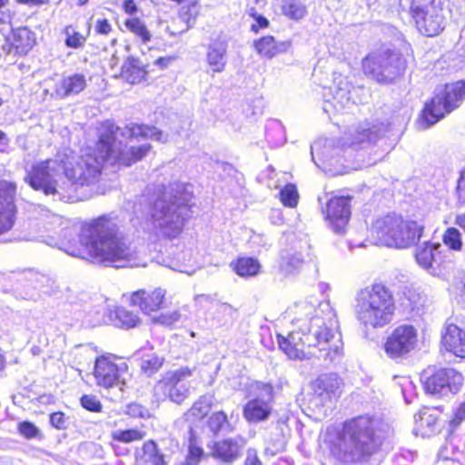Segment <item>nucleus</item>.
Masks as SVG:
<instances>
[{
    "mask_svg": "<svg viewBox=\"0 0 465 465\" xmlns=\"http://www.w3.org/2000/svg\"><path fill=\"white\" fill-rule=\"evenodd\" d=\"M119 135L126 139L167 141V135L154 126L130 124L120 128L112 122H105L95 147L85 148L78 158L65 154L63 158L58 156L41 161L32 166L25 180L32 188L47 196L68 200L79 186H89L98 182L104 163L130 166L142 160L152 148L149 143L139 146L123 144L117 141Z\"/></svg>",
    "mask_w": 465,
    "mask_h": 465,
    "instance_id": "obj_1",
    "label": "nucleus"
},
{
    "mask_svg": "<svg viewBox=\"0 0 465 465\" xmlns=\"http://www.w3.org/2000/svg\"><path fill=\"white\" fill-rule=\"evenodd\" d=\"M296 317L292 322L299 331H292L287 337L278 335V343L290 359L304 360L312 357L332 361L342 351L338 332L336 314L329 302H321L317 308L307 302L295 305Z\"/></svg>",
    "mask_w": 465,
    "mask_h": 465,
    "instance_id": "obj_2",
    "label": "nucleus"
},
{
    "mask_svg": "<svg viewBox=\"0 0 465 465\" xmlns=\"http://www.w3.org/2000/svg\"><path fill=\"white\" fill-rule=\"evenodd\" d=\"M64 236L73 238V242H63L60 249L74 257L92 259L93 262L119 268L126 266L135 256V249L116 219L109 215L85 223L77 240L72 230L64 231Z\"/></svg>",
    "mask_w": 465,
    "mask_h": 465,
    "instance_id": "obj_3",
    "label": "nucleus"
},
{
    "mask_svg": "<svg viewBox=\"0 0 465 465\" xmlns=\"http://www.w3.org/2000/svg\"><path fill=\"white\" fill-rule=\"evenodd\" d=\"M191 200L187 187L177 183L155 201L151 219L159 234L171 239L182 232Z\"/></svg>",
    "mask_w": 465,
    "mask_h": 465,
    "instance_id": "obj_4",
    "label": "nucleus"
},
{
    "mask_svg": "<svg viewBox=\"0 0 465 465\" xmlns=\"http://www.w3.org/2000/svg\"><path fill=\"white\" fill-rule=\"evenodd\" d=\"M381 422L370 416H359L344 422L341 440L348 453L346 461H367L380 449L383 436Z\"/></svg>",
    "mask_w": 465,
    "mask_h": 465,
    "instance_id": "obj_5",
    "label": "nucleus"
},
{
    "mask_svg": "<svg viewBox=\"0 0 465 465\" xmlns=\"http://www.w3.org/2000/svg\"><path fill=\"white\" fill-rule=\"evenodd\" d=\"M395 311L394 300L382 284H373L357 292L354 312L366 328H382L389 324Z\"/></svg>",
    "mask_w": 465,
    "mask_h": 465,
    "instance_id": "obj_6",
    "label": "nucleus"
},
{
    "mask_svg": "<svg viewBox=\"0 0 465 465\" xmlns=\"http://www.w3.org/2000/svg\"><path fill=\"white\" fill-rule=\"evenodd\" d=\"M400 6L410 14L417 29L427 36L441 33L450 13L448 0H400Z\"/></svg>",
    "mask_w": 465,
    "mask_h": 465,
    "instance_id": "obj_7",
    "label": "nucleus"
},
{
    "mask_svg": "<svg viewBox=\"0 0 465 465\" xmlns=\"http://www.w3.org/2000/svg\"><path fill=\"white\" fill-rule=\"evenodd\" d=\"M423 226L415 221H404L401 216L389 214L378 219L372 227L376 244L394 248H408L418 242Z\"/></svg>",
    "mask_w": 465,
    "mask_h": 465,
    "instance_id": "obj_8",
    "label": "nucleus"
},
{
    "mask_svg": "<svg viewBox=\"0 0 465 465\" xmlns=\"http://www.w3.org/2000/svg\"><path fill=\"white\" fill-rule=\"evenodd\" d=\"M465 99V82L459 81L437 88L432 99L425 104L419 118L421 129H427L439 122L446 114L458 108Z\"/></svg>",
    "mask_w": 465,
    "mask_h": 465,
    "instance_id": "obj_9",
    "label": "nucleus"
},
{
    "mask_svg": "<svg viewBox=\"0 0 465 465\" xmlns=\"http://www.w3.org/2000/svg\"><path fill=\"white\" fill-rule=\"evenodd\" d=\"M362 69L367 76L376 82L389 84L403 74L406 61L399 52L381 48L363 59Z\"/></svg>",
    "mask_w": 465,
    "mask_h": 465,
    "instance_id": "obj_10",
    "label": "nucleus"
},
{
    "mask_svg": "<svg viewBox=\"0 0 465 465\" xmlns=\"http://www.w3.org/2000/svg\"><path fill=\"white\" fill-rule=\"evenodd\" d=\"M418 344V331L410 324L400 325L387 337L384 351L392 360L402 359Z\"/></svg>",
    "mask_w": 465,
    "mask_h": 465,
    "instance_id": "obj_11",
    "label": "nucleus"
},
{
    "mask_svg": "<svg viewBox=\"0 0 465 465\" xmlns=\"http://www.w3.org/2000/svg\"><path fill=\"white\" fill-rule=\"evenodd\" d=\"M191 375L192 371L188 367L167 372L155 385V394L181 404L189 395V386L183 381Z\"/></svg>",
    "mask_w": 465,
    "mask_h": 465,
    "instance_id": "obj_12",
    "label": "nucleus"
},
{
    "mask_svg": "<svg viewBox=\"0 0 465 465\" xmlns=\"http://www.w3.org/2000/svg\"><path fill=\"white\" fill-rule=\"evenodd\" d=\"M343 381L335 373H324L311 382L312 395L310 403L322 407L338 399L342 391Z\"/></svg>",
    "mask_w": 465,
    "mask_h": 465,
    "instance_id": "obj_13",
    "label": "nucleus"
},
{
    "mask_svg": "<svg viewBox=\"0 0 465 465\" xmlns=\"http://www.w3.org/2000/svg\"><path fill=\"white\" fill-rule=\"evenodd\" d=\"M462 381V375L454 369L440 368L425 377L424 387L430 394L445 396L459 391Z\"/></svg>",
    "mask_w": 465,
    "mask_h": 465,
    "instance_id": "obj_14",
    "label": "nucleus"
},
{
    "mask_svg": "<svg viewBox=\"0 0 465 465\" xmlns=\"http://www.w3.org/2000/svg\"><path fill=\"white\" fill-rule=\"evenodd\" d=\"M256 397L249 401L243 408L245 419L252 422L267 420L272 409V386L268 383H259L256 386Z\"/></svg>",
    "mask_w": 465,
    "mask_h": 465,
    "instance_id": "obj_15",
    "label": "nucleus"
},
{
    "mask_svg": "<svg viewBox=\"0 0 465 465\" xmlns=\"http://www.w3.org/2000/svg\"><path fill=\"white\" fill-rule=\"evenodd\" d=\"M351 198L333 197L327 204L326 217L337 233H342L351 216Z\"/></svg>",
    "mask_w": 465,
    "mask_h": 465,
    "instance_id": "obj_16",
    "label": "nucleus"
},
{
    "mask_svg": "<svg viewBox=\"0 0 465 465\" xmlns=\"http://www.w3.org/2000/svg\"><path fill=\"white\" fill-rule=\"evenodd\" d=\"M387 131L388 127L383 124H361L351 134V144L361 148L368 147L383 137Z\"/></svg>",
    "mask_w": 465,
    "mask_h": 465,
    "instance_id": "obj_17",
    "label": "nucleus"
},
{
    "mask_svg": "<svg viewBox=\"0 0 465 465\" xmlns=\"http://www.w3.org/2000/svg\"><path fill=\"white\" fill-rule=\"evenodd\" d=\"M122 369L106 357H100L95 361L94 377L99 386L111 388L121 382Z\"/></svg>",
    "mask_w": 465,
    "mask_h": 465,
    "instance_id": "obj_18",
    "label": "nucleus"
},
{
    "mask_svg": "<svg viewBox=\"0 0 465 465\" xmlns=\"http://www.w3.org/2000/svg\"><path fill=\"white\" fill-rule=\"evenodd\" d=\"M166 292L161 288H157L151 292L140 290L131 296V304L139 306L144 313L158 311L164 302Z\"/></svg>",
    "mask_w": 465,
    "mask_h": 465,
    "instance_id": "obj_19",
    "label": "nucleus"
},
{
    "mask_svg": "<svg viewBox=\"0 0 465 465\" xmlns=\"http://www.w3.org/2000/svg\"><path fill=\"white\" fill-rule=\"evenodd\" d=\"M244 445L245 440L241 436L217 441L212 448V455L223 462L232 463L238 458Z\"/></svg>",
    "mask_w": 465,
    "mask_h": 465,
    "instance_id": "obj_20",
    "label": "nucleus"
},
{
    "mask_svg": "<svg viewBox=\"0 0 465 465\" xmlns=\"http://www.w3.org/2000/svg\"><path fill=\"white\" fill-rule=\"evenodd\" d=\"M87 81L83 74H73L64 75L55 84L54 94L60 99L80 94L85 89Z\"/></svg>",
    "mask_w": 465,
    "mask_h": 465,
    "instance_id": "obj_21",
    "label": "nucleus"
},
{
    "mask_svg": "<svg viewBox=\"0 0 465 465\" xmlns=\"http://www.w3.org/2000/svg\"><path fill=\"white\" fill-rule=\"evenodd\" d=\"M445 349L457 357L465 358V331L457 325L449 323L442 335Z\"/></svg>",
    "mask_w": 465,
    "mask_h": 465,
    "instance_id": "obj_22",
    "label": "nucleus"
},
{
    "mask_svg": "<svg viewBox=\"0 0 465 465\" xmlns=\"http://www.w3.org/2000/svg\"><path fill=\"white\" fill-rule=\"evenodd\" d=\"M227 44L224 40L216 39L208 46L206 61L213 73H222L227 63Z\"/></svg>",
    "mask_w": 465,
    "mask_h": 465,
    "instance_id": "obj_23",
    "label": "nucleus"
},
{
    "mask_svg": "<svg viewBox=\"0 0 465 465\" xmlns=\"http://www.w3.org/2000/svg\"><path fill=\"white\" fill-rule=\"evenodd\" d=\"M292 46L291 41L276 42L272 36H264L254 42L258 54L267 58L286 53Z\"/></svg>",
    "mask_w": 465,
    "mask_h": 465,
    "instance_id": "obj_24",
    "label": "nucleus"
},
{
    "mask_svg": "<svg viewBox=\"0 0 465 465\" xmlns=\"http://www.w3.org/2000/svg\"><path fill=\"white\" fill-rule=\"evenodd\" d=\"M14 216L13 195L6 190H0V233L7 232L13 227Z\"/></svg>",
    "mask_w": 465,
    "mask_h": 465,
    "instance_id": "obj_25",
    "label": "nucleus"
},
{
    "mask_svg": "<svg viewBox=\"0 0 465 465\" xmlns=\"http://www.w3.org/2000/svg\"><path fill=\"white\" fill-rule=\"evenodd\" d=\"M440 247V243L425 242L423 245L416 250L417 262L427 271H434L433 263L437 262Z\"/></svg>",
    "mask_w": 465,
    "mask_h": 465,
    "instance_id": "obj_26",
    "label": "nucleus"
},
{
    "mask_svg": "<svg viewBox=\"0 0 465 465\" xmlns=\"http://www.w3.org/2000/svg\"><path fill=\"white\" fill-rule=\"evenodd\" d=\"M121 74L128 83L134 84L145 78L147 71L138 59L129 57L123 64Z\"/></svg>",
    "mask_w": 465,
    "mask_h": 465,
    "instance_id": "obj_27",
    "label": "nucleus"
},
{
    "mask_svg": "<svg viewBox=\"0 0 465 465\" xmlns=\"http://www.w3.org/2000/svg\"><path fill=\"white\" fill-rule=\"evenodd\" d=\"M354 102L351 100V91L339 87L335 90L332 101H326L323 105V111L327 114L334 112H341L346 108H350Z\"/></svg>",
    "mask_w": 465,
    "mask_h": 465,
    "instance_id": "obj_28",
    "label": "nucleus"
},
{
    "mask_svg": "<svg viewBox=\"0 0 465 465\" xmlns=\"http://www.w3.org/2000/svg\"><path fill=\"white\" fill-rule=\"evenodd\" d=\"M197 15L198 8L196 5L189 6L186 13H182L177 18V21L173 20V25L176 24H182V26L178 28L167 25L166 31L173 36L187 32L194 25Z\"/></svg>",
    "mask_w": 465,
    "mask_h": 465,
    "instance_id": "obj_29",
    "label": "nucleus"
},
{
    "mask_svg": "<svg viewBox=\"0 0 465 465\" xmlns=\"http://www.w3.org/2000/svg\"><path fill=\"white\" fill-rule=\"evenodd\" d=\"M35 34L27 27L13 30L12 45L17 53H27L35 45Z\"/></svg>",
    "mask_w": 465,
    "mask_h": 465,
    "instance_id": "obj_30",
    "label": "nucleus"
},
{
    "mask_svg": "<svg viewBox=\"0 0 465 465\" xmlns=\"http://www.w3.org/2000/svg\"><path fill=\"white\" fill-rule=\"evenodd\" d=\"M233 271L241 277H252L259 273L261 264L252 257H240L232 262Z\"/></svg>",
    "mask_w": 465,
    "mask_h": 465,
    "instance_id": "obj_31",
    "label": "nucleus"
},
{
    "mask_svg": "<svg viewBox=\"0 0 465 465\" xmlns=\"http://www.w3.org/2000/svg\"><path fill=\"white\" fill-rule=\"evenodd\" d=\"M142 460L146 465H167L165 456L160 452L153 440L143 443Z\"/></svg>",
    "mask_w": 465,
    "mask_h": 465,
    "instance_id": "obj_32",
    "label": "nucleus"
},
{
    "mask_svg": "<svg viewBox=\"0 0 465 465\" xmlns=\"http://www.w3.org/2000/svg\"><path fill=\"white\" fill-rule=\"evenodd\" d=\"M208 428L213 433L222 432H231L233 430V427L228 421L227 415L223 411H217L213 413L207 421Z\"/></svg>",
    "mask_w": 465,
    "mask_h": 465,
    "instance_id": "obj_33",
    "label": "nucleus"
},
{
    "mask_svg": "<svg viewBox=\"0 0 465 465\" xmlns=\"http://www.w3.org/2000/svg\"><path fill=\"white\" fill-rule=\"evenodd\" d=\"M114 315L115 325L121 328H134L137 326V324L140 322V319L136 314L124 307L116 308V310L114 311Z\"/></svg>",
    "mask_w": 465,
    "mask_h": 465,
    "instance_id": "obj_34",
    "label": "nucleus"
},
{
    "mask_svg": "<svg viewBox=\"0 0 465 465\" xmlns=\"http://www.w3.org/2000/svg\"><path fill=\"white\" fill-rule=\"evenodd\" d=\"M303 262L302 254L301 252H294L282 258L280 269L285 274H292L302 267Z\"/></svg>",
    "mask_w": 465,
    "mask_h": 465,
    "instance_id": "obj_35",
    "label": "nucleus"
},
{
    "mask_svg": "<svg viewBox=\"0 0 465 465\" xmlns=\"http://www.w3.org/2000/svg\"><path fill=\"white\" fill-rule=\"evenodd\" d=\"M213 405V396L209 394L203 395L193 403L192 408L189 410L187 416H193L198 419H202L203 417L207 415Z\"/></svg>",
    "mask_w": 465,
    "mask_h": 465,
    "instance_id": "obj_36",
    "label": "nucleus"
},
{
    "mask_svg": "<svg viewBox=\"0 0 465 465\" xmlns=\"http://www.w3.org/2000/svg\"><path fill=\"white\" fill-rule=\"evenodd\" d=\"M146 432L141 429L117 430L113 432L112 437L114 440L123 443H131L142 440Z\"/></svg>",
    "mask_w": 465,
    "mask_h": 465,
    "instance_id": "obj_37",
    "label": "nucleus"
},
{
    "mask_svg": "<svg viewBox=\"0 0 465 465\" xmlns=\"http://www.w3.org/2000/svg\"><path fill=\"white\" fill-rule=\"evenodd\" d=\"M164 358L156 353H149L144 355L141 361V369L144 374L151 376L160 370Z\"/></svg>",
    "mask_w": 465,
    "mask_h": 465,
    "instance_id": "obj_38",
    "label": "nucleus"
},
{
    "mask_svg": "<svg viewBox=\"0 0 465 465\" xmlns=\"http://www.w3.org/2000/svg\"><path fill=\"white\" fill-rule=\"evenodd\" d=\"M124 25L128 30H130L132 33L139 36L143 43L150 41L152 35L150 32L147 30L144 23L142 22L140 19H127L124 23Z\"/></svg>",
    "mask_w": 465,
    "mask_h": 465,
    "instance_id": "obj_39",
    "label": "nucleus"
},
{
    "mask_svg": "<svg viewBox=\"0 0 465 465\" xmlns=\"http://www.w3.org/2000/svg\"><path fill=\"white\" fill-rule=\"evenodd\" d=\"M283 13L291 19L300 20L306 15L307 9L302 3L297 0H289L283 5Z\"/></svg>",
    "mask_w": 465,
    "mask_h": 465,
    "instance_id": "obj_40",
    "label": "nucleus"
},
{
    "mask_svg": "<svg viewBox=\"0 0 465 465\" xmlns=\"http://www.w3.org/2000/svg\"><path fill=\"white\" fill-rule=\"evenodd\" d=\"M282 203L288 207H294L298 203L299 194L294 184L289 183L280 192Z\"/></svg>",
    "mask_w": 465,
    "mask_h": 465,
    "instance_id": "obj_41",
    "label": "nucleus"
},
{
    "mask_svg": "<svg viewBox=\"0 0 465 465\" xmlns=\"http://www.w3.org/2000/svg\"><path fill=\"white\" fill-rule=\"evenodd\" d=\"M443 242L451 250L460 251L462 248L461 234L454 227L448 228L443 235Z\"/></svg>",
    "mask_w": 465,
    "mask_h": 465,
    "instance_id": "obj_42",
    "label": "nucleus"
},
{
    "mask_svg": "<svg viewBox=\"0 0 465 465\" xmlns=\"http://www.w3.org/2000/svg\"><path fill=\"white\" fill-rule=\"evenodd\" d=\"M65 35V45L71 48H79L81 47L85 38L78 32H76L72 25H68L64 29Z\"/></svg>",
    "mask_w": 465,
    "mask_h": 465,
    "instance_id": "obj_43",
    "label": "nucleus"
},
{
    "mask_svg": "<svg viewBox=\"0 0 465 465\" xmlns=\"http://www.w3.org/2000/svg\"><path fill=\"white\" fill-rule=\"evenodd\" d=\"M203 454V449L196 445L195 440L191 439L189 443L188 454L183 465H198Z\"/></svg>",
    "mask_w": 465,
    "mask_h": 465,
    "instance_id": "obj_44",
    "label": "nucleus"
},
{
    "mask_svg": "<svg viewBox=\"0 0 465 465\" xmlns=\"http://www.w3.org/2000/svg\"><path fill=\"white\" fill-rule=\"evenodd\" d=\"M320 147H321L320 143H314L312 145L311 149H312V160H313V162L316 163V165H317V166L321 167V168H322V170H324L325 172L332 173L331 168V167H329V166H331V165L332 164V163H331V161H332V157H331V156H330L328 153H326L324 151H323V152H322V153H321V154H322V160H321V161H322V165H321L320 163H318L315 161L314 153H318V151H319Z\"/></svg>",
    "mask_w": 465,
    "mask_h": 465,
    "instance_id": "obj_45",
    "label": "nucleus"
},
{
    "mask_svg": "<svg viewBox=\"0 0 465 465\" xmlns=\"http://www.w3.org/2000/svg\"><path fill=\"white\" fill-rule=\"evenodd\" d=\"M181 318V313L178 311L161 314L160 316L153 319L154 322L160 323L165 326H172L173 323L178 322Z\"/></svg>",
    "mask_w": 465,
    "mask_h": 465,
    "instance_id": "obj_46",
    "label": "nucleus"
},
{
    "mask_svg": "<svg viewBox=\"0 0 465 465\" xmlns=\"http://www.w3.org/2000/svg\"><path fill=\"white\" fill-rule=\"evenodd\" d=\"M82 406L91 411L99 412L102 409V404L99 400L93 395H84L81 398Z\"/></svg>",
    "mask_w": 465,
    "mask_h": 465,
    "instance_id": "obj_47",
    "label": "nucleus"
},
{
    "mask_svg": "<svg viewBox=\"0 0 465 465\" xmlns=\"http://www.w3.org/2000/svg\"><path fill=\"white\" fill-rule=\"evenodd\" d=\"M19 432L27 439L36 438L39 434V430L35 424L29 421H23L18 424Z\"/></svg>",
    "mask_w": 465,
    "mask_h": 465,
    "instance_id": "obj_48",
    "label": "nucleus"
},
{
    "mask_svg": "<svg viewBox=\"0 0 465 465\" xmlns=\"http://www.w3.org/2000/svg\"><path fill=\"white\" fill-rule=\"evenodd\" d=\"M126 413L132 417L145 418L149 416L148 410L139 403H131L126 407Z\"/></svg>",
    "mask_w": 465,
    "mask_h": 465,
    "instance_id": "obj_49",
    "label": "nucleus"
},
{
    "mask_svg": "<svg viewBox=\"0 0 465 465\" xmlns=\"http://www.w3.org/2000/svg\"><path fill=\"white\" fill-rule=\"evenodd\" d=\"M50 423L58 430H64L67 428L68 420L64 413L54 412L50 415Z\"/></svg>",
    "mask_w": 465,
    "mask_h": 465,
    "instance_id": "obj_50",
    "label": "nucleus"
},
{
    "mask_svg": "<svg viewBox=\"0 0 465 465\" xmlns=\"http://www.w3.org/2000/svg\"><path fill=\"white\" fill-rule=\"evenodd\" d=\"M463 420H465V402L457 409L450 424L452 428H457Z\"/></svg>",
    "mask_w": 465,
    "mask_h": 465,
    "instance_id": "obj_51",
    "label": "nucleus"
},
{
    "mask_svg": "<svg viewBox=\"0 0 465 465\" xmlns=\"http://www.w3.org/2000/svg\"><path fill=\"white\" fill-rule=\"evenodd\" d=\"M457 195L459 201L465 204V169L461 172L457 185Z\"/></svg>",
    "mask_w": 465,
    "mask_h": 465,
    "instance_id": "obj_52",
    "label": "nucleus"
},
{
    "mask_svg": "<svg viewBox=\"0 0 465 465\" xmlns=\"http://www.w3.org/2000/svg\"><path fill=\"white\" fill-rule=\"evenodd\" d=\"M95 30L98 34L106 35L112 31V26L107 19H102L97 21Z\"/></svg>",
    "mask_w": 465,
    "mask_h": 465,
    "instance_id": "obj_53",
    "label": "nucleus"
},
{
    "mask_svg": "<svg viewBox=\"0 0 465 465\" xmlns=\"http://www.w3.org/2000/svg\"><path fill=\"white\" fill-rule=\"evenodd\" d=\"M245 465H262L254 450H248Z\"/></svg>",
    "mask_w": 465,
    "mask_h": 465,
    "instance_id": "obj_54",
    "label": "nucleus"
},
{
    "mask_svg": "<svg viewBox=\"0 0 465 465\" xmlns=\"http://www.w3.org/2000/svg\"><path fill=\"white\" fill-rule=\"evenodd\" d=\"M268 25H269V21L265 17L259 15L256 18V24H253L252 25V30L253 32L257 33L260 28H266V27H268Z\"/></svg>",
    "mask_w": 465,
    "mask_h": 465,
    "instance_id": "obj_55",
    "label": "nucleus"
},
{
    "mask_svg": "<svg viewBox=\"0 0 465 465\" xmlns=\"http://www.w3.org/2000/svg\"><path fill=\"white\" fill-rule=\"evenodd\" d=\"M124 9L125 13L134 15L137 11V6L134 0H126L124 3Z\"/></svg>",
    "mask_w": 465,
    "mask_h": 465,
    "instance_id": "obj_56",
    "label": "nucleus"
},
{
    "mask_svg": "<svg viewBox=\"0 0 465 465\" xmlns=\"http://www.w3.org/2000/svg\"><path fill=\"white\" fill-rule=\"evenodd\" d=\"M172 61V57H160L157 60H155L154 64L159 65L161 68H165Z\"/></svg>",
    "mask_w": 465,
    "mask_h": 465,
    "instance_id": "obj_57",
    "label": "nucleus"
},
{
    "mask_svg": "<svg viewBox=\"0 0 465 465\" xmlns=\"http://www.w3.org/2000/svg\"><path fill=\"white\" fill-rule=\"evenodd\" d=\"M454 223L465 232V213L456 215Z\"/></svg>",
    "mask_w": 465,
    "mask_h": 465,
    "instance_id": "obj_58",
    "label": "nucleus"
},
{
    "mask_svg": "<svg viewBox=\"0 0 465 465\" xmlns=\"http://www.w3.org/2000/svg\"><path fill=\"white\" fill-rule=\"evenodd\" d=\"M32 276L35 282V288L39 287L38 283H43L45 281H48V279L45 275L33 274Z\"/></svg>",
    "mask_w": 465,
    "mask_h": 465,
    "instance_id": "obj_59",
    "label": "nucleus"
},
{
    "mask_svg": "<svg viewBox=\"0 0 465 465\" xmlns=\"http://www.w3.org/2000/svg\"><path fill=\"white\" fill-rule=\"evenodd\" d=\"M435 422V419L428 414V411H424V425L430 426Z\"/></svg>",
    "mask_w": 465,
    "mask_h": 465,
    "instance_id": "obj_60",
    "label": "nucleus"
},
{
    "mask_svg": "<svg viewBox=\"0 0 465 465\" xmlns=\"http://www.w3.org/2000/svg\"><path fill=\"white\" fill-rule=\"evenodd\" d=\"M8 141L9 140H8L6 134L2 130H0V144H2V145L7 144Z\"/></svg>",
    "mask_w": 465,
    "mask_h": 465,
    "instance_id": "obj_61",
    "label": "nucleus"
},
{
    "mask_svg": "<svg viewBox=\"0 0 465 465\" xmlns=\"http://www.w3.org/2000/svg\"><path fill=\"white\" fill-rule=\"evenodd\" d=\"M200 299H204L206 302H211V301L213 300L211 296H209V295H203V294H202V295H197V296L195 297V301H196V302H197V301H199Z\"/></svg>",
    "mask_w": 465,
    "mask_h": 465,
    "instance_id": "obj_62",
    "label": "nucleus"
},
{
    "mask_svg": "<svg viewBox=\"0 0 465 465\" xmlns=\"http://www.w3.org/2000/svg\"><path fill=\"white\" fill-rule=\"evenodd\" d=\"M20 4L35 5V0H17Z\"/></svg>",
    "mask_w": 465,
    "mask_h": 465,
    "instance_id": "obj_63",
    "label": "nucleus"
},
{
    "mask_svg": "<svg viewBox=\"0 0 465 465\" xmlns=\"http://www.w3.org/2000/svg\"><path fill=\"white\" fill-rule=\"evenodd\" d=\"M49 0H35V5H40L47 3Z\"/></svg>",
    "mask_w": 465,
    "mask_h": 465,
    "instance_id": "obj_64",
    "label": "nucleus"
}]
</instances>
